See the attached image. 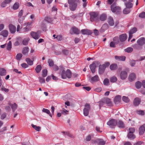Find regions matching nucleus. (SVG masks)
I'll return each instance as SVG.
<instances>
[{
  "mask_svg": "<svg viewBox=\"0 0 145 145\" xmlns=\"http://www.w3.org/2000/svg\"><path fill=\"white\" fill-rule=\"evenodd\" d=\"M61 76L62 78L63 79L67 78H70L72 76V72L69 69H67L66 71L63 70L62 72Z\"/></svg>",
  "mask_w": 145,
  "mask_h": 145,
  "instance_id": "1",
  "label": "nucleus"
},
{
  "mask_svg": "<svg viewBox=\"0 0 145 145\" xmlns=\"http://www.w3.org/2000/svg\"><path fill=\"white\" fill-rule=\"evenodd\" d=\"M69 4L70 9L72 11L75 10L77 7V3L76 0H69Z\"/></svg>",
  "mask_w": 145,
  "mask_h": 145,
  "instance_id": "2",
  "label": "nucleus"
},
{
  "mask_svg": "<svg viewBox=\"0 0 145 145\" xmlns=\"http://www.w3.org/2000/svg\"><path fill=\"white\" fill-rule=\"evenodd\" d=\"M107 22L109 26H114V27H117L118 24V22H116L115 23L113 18L111 17H109L107 19Z\"/></svg>",
  "mask_w": 145,
  "mask_h": 145,
  "instance_id": "3",
  "label": "nucleus"
},
{
  "mask_svg": "<svg viewBox=\"0 0 145 145\" xmlns=\"http://www.w3.org/2000/svg\"><path fill=\"white\" fill-rule=\"evenodd\" d=\"M111 9L112 12L119 13L121 11V8L120 7L116 6L114 3L111 6Z\"/></svg>",
  "mask_w": 145,
  "mask_h": 145,
  "instance_id": "4",
  "label": "nucleus"
},
{
  "mask_svg": "<svg viewBox=\"0 0 145 145\" xmlns=\"http://www.w3.org/2000/svg\"><path fill=\"white\" fill-rule=\"evenodd\" d=\"M99 63L97 61H95L89 65V67L92 73H94L95 71V69L97 65H99Z\"/></svg>",
  "mask_w": 145,
  "mask_h": 145,
  "instance_id": "5",
  "label": "nucleus"
},
{
  "mask_svg": "<svg viewBox=\"0 0 145 145\" xmlns=\"http://www.w3.org/2000/svg\"><path fill=\"white\" fill-rule=\"evenodd\" d=\"M89 14L90 16V21L91 22H93L95 21L98 15V13L97 12H91Z\"/></svg>",
  "mask_w": 145,
  "mask_h": 145,
  "instance_id": "6",
  "label": "nucleus"
},
{
  "mask_svg": "<svg viewBox=\"0 0 145 145\" xmlns=\"http://www.w3.org/2000/svg\"><path fill=\"white\" fill-rule=\"evenodd\" d=\"M107 124L110 126V127L113 128L117 125V121L115 119H112L107 122Z\"/></svg>",
  "mask_w": 145,
  "mask_h": 145,
  "instance_id": "7",
  "label": "nucleus"
},
{
  "mask_svg": "<svg viewBox=\"0 0 145 145\" xmlns=\"http://www.w3.org/2000/svg\"><path fill=\"white\" fill-rule=\"evenodd\" d=\"M70 33L72 35L74 34L78 35L80 33V31L78 28L75 27H73L70 30Z\"/></svg>",
  "mask_w": 145,
  "mask_h": 145,
  "instance_id": "8",
  "label": "nucleus"
},
{
  "mask_svg": "<svg viewBox=\"0 0 145 145\" xmlns=\"http://www.w3.org/2000/svg\"><path fill=\"white\" fill-rule=\"evenodd\" d=\"M89 80L91 83H93L99 81V78L97 75H95L90 78L89 79Z\"/></svg>",
  "mask_w": 145,
  "mask_h": 145,
  "instance_id": "9",
  "label": "nucleus"
},
{
  "mask_svg": "<svg viewBox=\"0 0 145 145\" xmlns=\"http://www.w3.org/2000/svg\"><path fill=\"white\" fill-rule=\"evenodd\" d=\"M30 35L33 38L35 39H38L40 37V35L38 32H36L32 31L30 33Z\"/></svg>",
  "mask_w": 145,
  "mask_h": 145,
  "instance_id": "10",
  "label": "nucleus"
},
{
  "mask_svg": "<svg viewBox=\"0 0 145 145\" xmlns=\"http://www.w3.org/2000/svg\"><path fill=\"white\" fill-rule=\"evenodd\" d=\"M120 76L121 79L124 80L127 78V73L125 71H122L120 73Z\"/></svg>",
  "mask_w": 145,
  "mask_h": 145,
  "instance_id": "11",
  "label": "nucleus"
},
{
  "mask_svg": "<svg viewBox=\"0 0 145 145\" xmlns=\"http://www.w3.org/2000/svg\"><path fill=\"white\" fill-rule=\"evenodd\" d=\"M9 29L11 33H14L16 31V27L12 24H9Z\"/></svg>",
  "mask_w": 145,
  "mask_h": 145,
  "instance_id": "12",
  "label": "nucleus"
},
{
  "mask_svg": "<svg viewBox=\"0 0 145 145\" xmlns=\"http://www.w3.org/2000/svg\"><path fill=\"white\" fill-rule=\"evenodd\" d=\"M82 34L83 35H90L92 33V31L87 29H82L81 30Z\"/></svg>",
  "mask_w": 145,
  "mask_h": 145,
  "instance_id": "13",
  "label": "nucleus"
},
{
  "mask_svg": "<svg viewBox=\"0 0 145 145\" xmlns=\"http://www.w3.org/2000/svg\"><path fill=\"white\" fill-rule=\"evenodd\" d=\"M145 131V124L140 127L139 129V133L140 135H143Z\"/></svg>",
  "mask_w": 145,
  "mask_h": 145,
  "instance_id": "14",
  "label": "nucleus"
},
{
  "mask_svg": "<svg viewBox=\"0 0 145 145\" xmlns=\"http://www.w3.org/2000/svg\"><path fill=\"white\" fill-rule=\"evenodd\" d=\"M118 126L120 128H124L125 125L123 122L121 120H119L117 121V124Z\"/></svg>",
  "mask_w": 145,
  "mask_h": 145,
  "instance_id": "15",
  "label": "nucleus"
},
{
  "mask_svg": "<svg viewBox=\"0 0 145 145\" xmlns=\"http://www.w3.org/2000/svg\"><path fill=\"white\" fill-rule=\"evenodd\" d=\"M145 39L144 37H141L139 38L137 41V43L138 45L142 46L145 43Z\"/></svg>",
  "mask_w": 145,
  "mask_h": 145,
  "instance_id": "16",
  "label": "nucleus"
},
{
  "mask_svg": "<svg viewBox=\"0 0 145 145\" xmlns=\"http://www.w3.org/2000/svg\"><path fill=\"white\" fill-rule=\"evenodd\" d=\"M127 37V35L126 34H122L119 36V39L120 41L123 42L125 41Z\"/></svg>",
  "mask_w": 145,
  "mask_h": 145,
  "instance_id": "17",
  "label": "nucleus"
},
{
  "mask_svg": "<svg viewBox=\"0 0 145 145\" xmlns=\"http://www.w3.org/2000/svg\"><path fill=\"white\" fill-rule=\"evenodd\" d=\"M109 26L106 23L104 24L102 26L100 31L101 32H103L109 28Z\"/></svg>",
  "mask_w": 145,
  "mask_h": 145,
  "instance_id": "18",
  "label": "nucleus"
},
{
  "mask_svg": "<svg viewBox=\"0 0 145 145\" xmlns=\"http://www.w3.org/2000/svg\"><path fill=\"white\" fill-rule=\"evenodd\" d=\"M8 34V31L6 30H3L0 33V35H2L5 37H7Z\"/></svg>",
  "mask_w": 145,
  "mask_h": 145,
  "instance_id": "19",
  "label": "nucleus"
},
{
  "mask_svg": "<svg viewBox=\"0 0 145 145\" xmlns=\"http://www.w3.org/2000/svg\"><path fill=\"white\" fill-rule=\"evenodd\" d=\"M106 68L105 65H104V64L100 65L99 67V73L100 74L103 73Z\"/></svg>",
  "mask_w": 145,
  "mask_h": 145,
  "instance_id": "20",
  "label": "nucleus"
},
{
  "mask_svg": "<svg viewBox=\"0 0 145 145\" xmlns=\"http://www.w3.org/2000/svg\"><path fill=\"white\" fill-rule=\"evenodd\" d=\"M107 18V16L105 14H101L99 16V18L101 21H104Z\"/></svg>",
  "mask_w": 145,
  "mask_h": 145,
  "instance_id": "21",
  "label": "nucleus"
},
{
  "mask_svg": "<svg viewBox=\"0 0 145 145\" xmlns=\"http://www.w3.org/2000/svg\"><path fill=\"white\" fill-rule=\"evenodd\" d=\"M9 105L11 107L12 111L14 112L17 108V105L15 103H14L13 104H11V103H9Z\"/></svg>",
  "mask_w": 145,
  "mask_h": 145,
  "instance_id": "22",
  "label": "nucleus"
},
{
  "mask_svg": "<svg viewBox=\"0 0 145 145\" xmlns=\"http://www.w3.org/2000/svg\"><path fill=\"white\" fill-rule=\"evenodd\" d=\"M103 101H104L105 103H106L108 106H111L112 105V104L110 99L108 98L103 99Z\"/></svg>",
  "mask_w": 145,
  "mask_h": 145,
  "instance_id": "23",
  "label": "nucleus"
},
{
  "mask_svg": "<svg viewBox=\"0 0 145 145\" xmlns=\"http://www.w3.org/2000/svg\"><path fill=\"white\" fill-rule=\"evenodd\" d=\"M35 57H34V58L32 59L33 60H31V59L29 58H26L25 59V61L28 65H32L33 64L34 58Z\"/></svg>",
  "mask_w": 145,
  "mask_h": 145,
  "instance_id": "24",
  "label": "nucleus"
},
{
  "mask_svg": "<svg viewBox=\"0 0 145 145\" xmlns=\"http://www.w3.org/2000/svg\"><path fill=\"white\" fill-rule=\"evenodd\" d=\"M135 78L136 75L134 73H132L129 75V80L131 82L134 80Z\"/></svg>",
  "mask_w": 145,
  "mask_h": 145,
  "instance_id": "25",
  "label": "nucleus"
},
{
  "mask_svg": "<svg viewBox=\"0 0 145 145\" xmlns=\"http://www.w3.org/2000/svg\"><path fill=\"white\" fill-rule=\"evenodd\" d=\"M141 101L140 99L138 98H136L133 101V104L135 106H138Z\"/></svg>",
  "mask_w": 145,
  "mask_h": 145,
  "instance_id": "26",
  "label": "nucleus"
},
{
  "mask_svg": "<svg viewBox=\"0 0 145 145\" xmlns=\"http://www.w3.org/2000/svg\"><path fill=\"white\" fill-rule=\"evenodd\" d=\"M115 59L118 60L124 61L125 59V57L124 56H115Z\"/></svg>",
  "mask_w": 145,
  "mask_h": 145,
  "instance_id": "27",
  "label": "nucleus"
},
{
  "mask_svg": "<svg viewBox=\"0 0 145 145\" xmlns=\"http://www.w3.org/2000/svg\"><path fill=\"white\" fill-rule=\"evenodd\" d=\"M29 48L27 47H25L22 49V53L24 55H26L29 52Z\"/></svg>",
  "mask_w": 145,
  "mask_h": 145,
  "instance_id": "28",
  "label": "nucleus"
},
{
  "mask_svg": "<svg viewBox=\"0 0 145 145\" xmlns=\"http://www.w3.org/2000/svg\"><path fill=\"white\" fill-rule=\"evenodd\" d=\"M121 99V97L120 95H118L116 96L114 99V102L116 104H117L118 103L120 102Z\"/></svg>",
  "mask_w": 145,
  "mask_h": 145,
  "instance_id": "29",
  "label": "nucleus"
},
{
  "mask_svg": "<svg viewBox=\"0 0 145 145\" xmlns=\"http://www.w3.org/2000/svg\"><path fill=\"white\" fill-rule=\"evenodd\" d=\"M98 143V145H104L105 144L106 142L101 139H98L97 140Z\"/></svg>",
  "mask_w": 145,
  "mask_h": 145,
  "instance_id": "30",
  "label": "nucleus"
},
{
  "mask_svg": "<svg viewBox=\"0 0 145 145\" xmlns=\"http://www.w3.org/2000/svg\"><path fill=\"white\" fill-rule=\"evenodd\" d=\"M32 27L29 25H26V26L23 28V30L24 32H27L31 30Z\"/></svg>",
  "mask_w": 145,
  "mask_h": 145,
  "instance_id": "31",
  "label": "nucleus"
},
{
  "mask_svg": "<svg viewBox=\"0 0 145 145\" xmlns=\"http://www.w3.org/2000/svg\"><path fill=\"white\" fill-rule=\"evenodd\" d=\"M41 69L42 67L41 65H39L37 66L35 69V70L37 73H39L40 72Z\"/></svg>",
  "mask_w": 145,
  "mask_h": 145,
  "instance_id": "32",
  "label": "nucleus"
},
{
  "mask_svg": "<svg viewBox=\"0 0 145 145\" xmlns=\"http://www.w3.org/2000/svg\"><path fill=\"white\" fill-rule=\"evenodd\" d=\"M31 125L33 128L37 131H39L40 130L41 127L40 126H37L33 124H32Z\"/></svg>",
  "mask_w": 145,
  "mask_h": 145,
  "instance_id": "33",
  "label": "nucleus"
},
{
  "mask_svg": "<svg viewBox=\"0 0 145 145\" xmlns=\"http://www.w3.org/2000/svg\"><path fill=\"white\" fill-rule=\"evenodd\" d=\"M117 67V65L116 64H111L110 66V69L112 70H116Z\"/></svg>",
  "mask_w": 145,
  "mask_h": 145,
  "instance_id": "34",
  "label": "nucleus"
},
{
  "mask_svg": "<svg viewBox=\"0 0 145 145\" xmlns=\"http://www.w3.org/2000/svg\"><path fill=\"white\" fill-rule=\"evenodd\" d=\"M110 82L112 83H114L116 82L117 80V78L115 76H113L111 77L110 79Z\"/></svg>",
  "mask_w": 145,
  "mask_h": 145,
  "instance_id": "35",
  "label": "nucleus"
},
{
  "mask_svg": "<svg viewBox=\"0 0 145 145\" xmlns=\"http://www.w3.org/2000/svg\"><path fill=\"white\" fill-rule=\"evenodd\" d=\"M128 138L131 139H133L135 138V136L133 133H129L127 135Z\"/></svg>",
  "mask_w": 145,
  "mask_h": 145,
  "instance_id": "36",
  "label": "nucleus"
},
{
  "mask_svg": "<svg viewBox=\"0 0 145 145\" xmlns=\"http://www.w3.org/2000/svg\"><path fill=\"white\" fill-rule=\"evenodd\" d=\"M6 70L3 69H0V75L1 76L5 75L6 74Z\"/></svg>",
  "mask_w": 145,
  "mask_h": 145,
  "instance_id": "37",
  "label": "nucleus"
},
{
  "mask_svg": "<svg viewBox=\"0 0 145 145\" xmlns=\"http://www.w3.org/2000/svg\"><path fill=\"white\" fill-rule=\"evenodd\" d=\"M19 3L18 2H16L14 5L13 8L14 10H16L19 7Z\"/></svg>",
  "mask_w": 145,
  "mask_h": 145,
  "instance_id": "38",
  "label": "nucleus"
},
{
  "mask_svg": "<svg viewBox=\"0 0 145 145\" xmlns=\"http://www.w3.org/2000/svg\"><path fill=\"white\" fill-rule=\"evenodd\" d=\"M42 111L48 114L51 117H52V116L51 114L50 111L44 108L42 110Z\"/></svg>",
  "mask_w": 145,
  "mask_h": 145,
  "instance_id": "39",
  "label": "nucleus"
},
{
  "mask_svg": "<svg viewBox=\"0 0 145 145\" xmlns=\"http://www.w3.org/2000/svg\"><path fill=\"white\" fill-rule=\"evenodd\" d=\"M103 84L105 86H108L109 84V81L108 78L105 79L103 82Z\"/></svg>",
  "mask_w": 145,
  "mask_h": 145,
  "instance_id": "40",
  "label": "nucleus"
},
{
  "mask_svg": "<svg viewBox=\"0 0 145 145\" xmlns=\"http://www.w3.org/2000/svg\"><path fill=\"white\" fill-rule=\"evenodd\" d=\"M29 39H25L23 40L22 41V43L24 45H27L28 43V41L29 40Z\"/></svg>",
  "mask_w": 145,
  "mask_h": 145,
  "instance_id": "41",
  "label": "nucleus"
},
{
  "mask_svg": "<svg viewBox=\"0 0 145 145\" xmlns=\"http://www.w3.org/2000/svg\"><path fill=\"white\" fill-rule=\"evenodd\" d=\"M123 101L125 103H128L129 102L130 100L127 97L123 96L122 97Z\"/></svg>",
  "mask_w": 145,
  "mask_h": 145,
  "instance_id": "42",
  "label": "nucleus"
},
{
  "mask_svg": "<svg viewBox=\"0 0 145 145\" xmlns=\"http://www.w3.org/2000/svg\"><path fill=\"white\" fill-rule=\"evenodd\" d=\"M12 47V43L11 41H10L7 44V49L8 50H10Z\"/></svg>",
  "mask_w": 145,
  "mask_h": 145,
  "instance_id": "43",
  "label": "nucleus"
},
{
  "mask_svg": "<svg viewBox=\"0 0 145 145\" xmlns=\"http://www.w3.org/2000/svg\"><path fill=\"white\" fill-rule=\"evenodd\" d=\"M130 2H127L125 3L126 7L128 8H131L133 6V4Z\"/></svg>",
  "mask_w": 145,
  "mask_h": 145,
  "instance_id": "44",
  "label": "nucleus"
},
{
  "mask_svg": "<svg viewBox=\"0 0 145 145\" xmlns=\"http://www.w3.org/2000/svg\"><path fill=\"white\" fill-rule=\"evenodd\" d=\"M47 74V71L46 69H43L42 71V76L43 77H46Z\"/></svg>",
  "mask_w": 145,
  "mask_h": 145,
  "instance_id": "45",
  "label": "nucleus"
},
{
  "mask_svg": "<svg viewBox=\"0 0 145 145\" xmlns=\"http://www.w3.org/2000/svg\"><path fill=\"white\" fill-rule=\"evenodd\" d=\"M133 50V49L131 47H128L125 50V52L127 53H131L132 52Z\"/></svg>",
  "mask_w": 145,
  "mask_h": 145,
  "instance_id": "46",
  "label": "nucleus"
},
{
  "mask_svg": "<svg viewBox=\"0 0 145 145\" xmlns=\"http://www.w3.org/2000/svg\"><path fill=\"white\" fill-rule=\"evenodd\" d=\"M22 56V54L21 53H19L17 54L16 56V59L18 61H20Z\"/></svg>",
  "mask_w": 145,
  "mask_h": 145,
  "instance_id": "47",
  "label": "nucleus"
},
{
  "mask_svg": "<svg viewBox=\"0 0 145 145\" xmlns=\"http://www.w3.org/2000/svg\"><path fill=\"white\" fill-rule=\"evenodd\" d=\"M135 86L137 88H140L141 86V84L140 82L138 81L136 83Z\"/></svg>",
  "mask_w": 145,
  "mask_h": 145,
  "instance_id": "48",
  "label": "nucleus"
},
{
  "mask_svg": "<svg viewBox=\"0 0 145 145\" xmlns=\"http://www.w3.org/2000/svg\"><path fill=\"white\" fill-rule=\"evenodd\" d=\"M137 31V29L136 28L133 27L131 29L129 32H130V33H131L133 34V33L136 32Z\"/></svg>",
  "mask_w": 145,
  "mask_h": 145,
  "instance_id": "49",
  "label": "nucleus"
},
{
  "mask_svg": "<svg viewBox=\"0 0 145 145\" xmlns=\"http://www.w3.org/2000/svg\"><path fill=\"white\" fill-rule=\"evenodd\" d=\"M130 10L129 9L125 8L123 10V12L124 14H129L130 12Z\"/></svg>",
  "mask_w": 145,
  "mask_h": 145,
  "instance_id": "50",
  "label": "nucleus"
},
{
  "mask_svg": "<svg viewBox=\"0 0 145 145\" xmlns=\"http://www.w3.org/2000/svg\"><path fill=\"white\" fill-rule=\"evenodd\" d=\"M48 63L49 64V66L50 67L53 66L54 65L53 61L52 59H49L48 61Z\"/></svg>",
  "mask_w": 145,
  "mask_h": 145,
  "instance_id": "51",
  "label": "nucleus"
},
{
  "mask_svg": "<svg viewBox=\"0 0 145 145\" xmlns=\"http://www.w3.org/2000/svg\"><path fill=\"white\" fill-rule=\"evenodd\" d=\"M136 112L138 114L141 115H143L144 114V111L142 110H137Z\"/></svg>",
  "mask_w": 145,
  "mask_h": 145,
  "instance_id": "52",
  "label": "nucleus"
},
{
  "mask_svg": "<svg viewBox=\"0 0 145 145\" xmlns=\"http://www.w3.org/2000/svg\"><path fill=\"white\" fill-rule=\"evenodd\" d=\"M113 42L116 44H118L119 42L118 38V37H115L113 39Z\"/></svg>",
  "mask_w": 145,
  "mask_h": 145,
  "instance_id": "53",
  "label": "nucleus"
},
{
  "mask_svg": "<svg viewBox=\"0 0 145 145\" xmlns=\"http://www.w3.org/2000/svg\"><path fill=\"white\" fill-rule=\"evenodd\" d=\"M85 108L84 109L88 110H90V105L88 103H86L85 105Z\"/></svg>",
  "mask_w": 145,
  "mask_h": 145,
  "instance_id": "54",
  "label": "nucleus"
},
{
  "mask_svg": "<svg viewBox=\"0 0 145 145\" xmlns=\"http://www.w3.org/2000/svg\"><path fill=\"white\" fill-rule=\"evenodd\" d=\"M63 53L65 55H68L69 53V52L68 50L64 49L62 51Z\"/></svg>",
  "mask_w": 145,
  "mask_h": 145,
  "instance_id": "55",
  "label": "nucleus"
},
{
  "mask_svg": "<svg viewBox=\"0 0 145 145\" xmlns=\"http://www.w3.org/2000/svg\"><path fill=\"white\" fill-rule=\"evenodd\" d=\"M7 115V113L6 112L3 113L1 115L0 117L1 119L3 120L5 119L6 118Z\"/></svg>",
  "mask_w": 145,
  "mask_h": 145,
  "instance_id": "56",
  "label": "nucleus"
},
{
  "mask_svg": "<svg viewBox=\"0 0 145 145\" xmlns=\"http://www.w3.org/2000/svg\"><path fill=\"white\" fill-rule=\"evenodd\" d=\"M139 17L142 18H143L145 17V12H142L141 13L139 14Z\"/></svg>",
  "mask_w": 145,
  "mask_h": 145,
  "instance_id": "57",
  "label": "nucleus"
},
{
  "mask_svg": "<svg viewBox=\"0 0 145 145\" xmlns=\"http://www.w3.org/2000/svg\"><path fill=\"white\" fill-rule=\"evenodd\" d=\"M89 110L84 109V114L85 116H87L89 114Z\"/></svg>",
  "mask_w": 145,
  "mask_h": 145,
  "instance_id": "58",
  "label": "nucleus"
},
{
  "mask_svg": "<svg viewBox=\"0 0 145 145\" xmlns=\"http://www.w3.org/2000/svg\"><path fill=\"white\" fill-rule=\"evenodd\" d=\"M5 109L6 111L8 112L11 111V108L10 106H6L5 107Z\"/></svg>",
  "mask_w": 145,
  "mask_h": 145,
  "instance_id": "59",
  "label": "nucleus"
},
{
  "mask_svg": "<svg viewBox=\"0 0 145 145\" xmlns=\"http://www.w3.org/2000/svg\"><path fill=\"white\" fill-rule=\"evenodd\" d=\"M135 130L134 128H130L129 129V133H133L135 131Z\"/></svg>",
  "mask_w": 145,
  "mask_h": 145,
  "instance_id": "60",
  "label": "nucleus"
},
{
  "mask_svg": "<svg viewBox=\"0 0 145 145\" xmlns=\"http://www.w3.org/2000/svg\"><path fill=\"white\" fill-rule=\"evenodd\" d=\"M56 38L59 41H61L62 39V37L61 35H59L56 36Z\"/></svg>",
  "mask_w": 145,
  "mask_h": 145,
  "instance_id": "61",
  "label": "nucleus"
},
{
  "mask_svg": "<svg viewBox=\"0 0 145 145\" xmlns=\"http://www.w3.org/2000/svg\"><path fill=\"white\" fill-rule=\"evenodd\" d=\"M39 82L40 83H45V80L44 78L41 77H39Z\"/></svg>",
  "mask_w": 145,
  "mask_h": 145,
  "instance_id": "62",
  "label": "nucleus"
},
{
  "mask_svg": "<svg viewBox=\"0 0 145 145\" xmlns=\"http://www.w3.org/2000/svg\"><path fill=\"white\" fill-rule=\"evenodd\" d=\"M24 20V17H20L19 18L18 21L20 23H22L23 22V21Z\"/></svg>",
  "mask_w": 145,
  "mask_h": 145,
  "instance_id": "63",
  "label": "nucleus"
},
{
  "mask_svg": "<svg viewBox=\"0 0 145 145\" xmlns=\"http://www.w3.org/2000/svg\"><path fill=\"white\" fill-rule=\"evenodd\" d=\"M130 64L131 67H133L135 64V61L133 60H131V61Z\"/></svg>",
  "mask_w": 145,
  "mask_h": 145,
  "instance_id": "64",
  "label": "nucleus"
}]
</instances>
